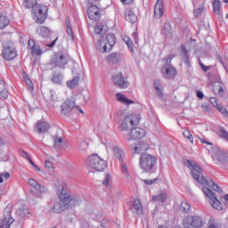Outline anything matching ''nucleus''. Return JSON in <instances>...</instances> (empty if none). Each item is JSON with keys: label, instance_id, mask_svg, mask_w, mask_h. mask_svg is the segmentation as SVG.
Segmentation results:
<instances>
[{"label": "nucleus", "instance_id": "nucleus-1", "mask_svg": "<svg viewBox=\"0 0 228 228\" xmlns=\"http://www.w3.org/2000/svg\"><path fill=\"white\" fill-rule=\"evenodd\" d=\"M186 166L188 168H190L193 179H195L199 184L203 186L202 191L204 195L208 199V203L211 208L216 211L224 210V203H222V198L218 199V196H216V193H215V191H222L220 186L216 185L213 180L204 178V175H202V169L195 161L187 160Z\"/></svg>", "mask_w": 228, "mask_h": 228}, {"label": "nucleus", "instance_id": "nucleus-2", "mask_svg": "<svg viewBox=\"0 0 228 228\" xmlns=\"http://www.w3.org/2000/svg\"><path fill=\"white\" fill-rule=\"evenodd\" d=\"M54 188L60 200L53 204L50 208L49 213L60 215V213H63V211L69 209L70 206H77L79 200L67 192V190H65V188H67V183L63 182V180L57 181L54 183Z\"/></svg>", "mask_w": 228, "mask_h": 228}, {"label": "nucleus", "instance_id": "nucleus-3", "mask_svg": "<svg viewBox=\"0 0 228 228\" xmlns=\"http://www.w3.org/2000/svg\"><path fill=\"white\" fill-rule=\"evenodd\" d=\"M108 167V162L99 155H91L86 159V168L89 172H104Z\"/></svg>", "mask_w": 228, "mask_h": 228}, {"label": "nucleus", "instance_id": "nucleus-4", "mask_svg": "<svg viewBox=\"0 0 228 228\" xmlns=\"http://www.w3.org/2000/svg\"><path fill=\"white\" fill-rule=\"evenodd\" d=\"M117 38L113 34H107L106 36H102L96 42L95 47L100 53H110L115 45Z\"/></svg>", "mask_w": 228, "mask_h": 228}, {"label": "nucleus", "instance_id": "nucleus-5", "mask_svg": "<svg viewBox=\"0 0 228 228\" xmlns=\"http://www.w3.org/2000/svg\"><path fill=\"white\" fill-rule=\"evenodd\" d=\"M158 159L151 153H142L140 157L139 167L143 172H151L156 167Z\"/></svg>", "mask_w": 228, "mask_h": 228}, {"label": "nucleus", "instance_id": "nucleus-6", "mask_svg": "<svg viewBox=\"0 0 228 228\" xmlns=\"http://www.w3.org/2000/svg\"><path fill=\"white\" fill-rule=\"evenodd\" d=\"M140 124V116L138 114H130L126 116L120 125L122 131H131Z\"/></svg>", "mask_w": 228, "mask_h": 228}, {"label": "nucleus", "instance_id": "nucleus-7", "mask_svg": "<svg viewBox=\"0 0 228 228\" xmlns=\"http://www.w3.org/2000/svg\"><path fill=\"white\" fill-rule=\"evenodd\" d=\"M49 7L47 5H36L33 8V17L37 24H44L47 19Z\"/></svg>", "mask_w": 228, "mask_h": 228}, {"label": "nucleus", "instance_id": "nucleus-8", "mask_svg": "<svg viewBox=\"0 0 228 228\" xmlns=\"http://www.w3.org/2000/svg\"><path fill=\"white\" fill-rule=\"evenodd\" d=\"M184 228H200L204 225L202 217L199 216H187L183 220Z\"/></svg>", "mask_w": 228, "mask_h": 228}, {"label": "nucleus", "instance_id": "nucleus-9", "mask_svg": "<svg viewBox=\"0 0 228 228\" xmlns=\"http://www.w3.org/2000/svg\"><path fill=\"white\" fill-rule=\"evenodd\" d=\"M15 222V219L12 216V209L5 208L4 210V217L0 221V228H10Z\"/></svg>", "mask_w": 228, "mask_h": 228}, {"label": "nucleus", "instance_id": "nucleus-10", "mask_svg": "<svg viewBox=\"0 0 228 228\" xmlns=\"http://www.w3.org/2000/svg\"><path fill=\"white\" fill-rule=\"evenodd\" d=\"M72 110H77L80 113H83V109L79 108V106H76V102L74 100L68 99L61 105V111L64 115L70 113Z\"/></svg>", "mask_w": 228, "mask_h": 228}, {"label": "nucleus", "instance_id": "nucleus-11", "mask_svg": "<svg viewBox=\"0 0 228 228\" xmlns=\"http://www.w3.org/2000/svg\"><path fill=\"white\" fill-rule=\"evenodd\" d=\"M113 83L121 89H126L129 86V82L122 75V71H118L112 76Z\"/></svg>", "mask_w": 228, "mask_h": 228}, {"label": "nucleus", "instance_id": "nucleus-12", "mask_svg": "<svg viewBox=\"0 0 228 228\" xmlns=\"http://www.w3.org/2000/svg\"><path fill=\"white\" fill-rule=\"evenodd\" d=\"M160 72L166 79H174L175 76H177V71L175 68L172 66V64H166L164 67L161 68Z\"/></svg>", "mask_w": 228, "mask_h": 228}, {"label": "nucleus", "instance_id": "nucleus-13", "mask_svg": "<svg viewBox=\"0 0 228 228\" xmlns=\"http://www.w3.org/2000/svg\"><path fill=\"white\" fill-rule=\"evenodd\" d=\"M212 158L217 165H224L225 167H228V152L217 151Z\"/></svg>", "mask_w": 228, "mask_h": 228}, {"label": "nucleus", "instance_id": "nucleus-14", "mask_svg": "<svg viewBox=\"0 0 228 228\" xmlns=\"http://www.w3.org/2000/svg\"><path fill=\"white\" fill-rule=\"evenodd\" d=\"M145 136V130L142 127H134L128 134V141L142 140Z\"/></svg>", "mask_w": 228, "mask_h": 228}, {"label": "nucleus", "instance_id": "nucleus-15", "mask_svg": "<svg viewBox=\"0 0 228 228\" xmlns=\"http://www.w3.org/2000/svg\"><path fill=\"white\" fill-rule=\"evenodd\" d=\"M87 15L91 20H99L101 19V9L97 5H91L87 9Z\"/></svg>", "mask_w": 228, "mask_h": 228}, {"label": "nucleus", "instance_id": "nucleus-16", "mask_svg": "<svg viewBox=\"0 0 228 228\" xmlns=\"http://www.w3.org/2000/svg\"><path fill=\"white\" fill-rule=\"evenodd\" d=\"M3 56L4 60H7V61H10V60H15V58H17V51L10 46L4 47Z\"/></svg>", "mask_w": 228, "mask_h": 228}, {"label": "nucleus", "instance_id": "nucleus-17", "mask_svg": "<svg viewBox=\"0 0 228 228\" xmlns=\"http://www.w3.org/2000/svg\"><path fill=\"white\" fill-rule=\"evenodd\" d=\"M164 12H165V4H163V0H158L154 8L155 17L157 19H161V17H163Z\"/></svg>", "mask_w": 228, "mask_h": 228}, {"label": "nucleus", "instance_id": "nucleus-18", "mask_svg": "<svg viewBox=\"0 0 228 228\" xmlns=\"http://www.w3.org/2000/svg\"><path fill=\"white\" fill-rule=\"evenodd\" d=\"M149 151V145L146 142H140L133 150V154H145Z\"/></svg>", "mask_w": 228, "mask_h": 228}, {"label": "nucleus", "instance_id": "nucleus-19", "mask_svg": "<svg viewBox=\"0 0 228 228\" xmlns=\"http://www.w3.org/2000/svg\"><path fill=\"white\" fill-rule=\"evenodd\" d=\"M130 209L133 211V213H136V215H142V213H143V207L142 206V201H140V199L135 198L134 200Z\"/></svg>", "mask_w": 228, "mask_h": 228}, {"label": "nucleus", "instance_id": "nucleus-20", "mask_svg": "<svg viewBox=\"0 0 228 228\" xmlns=\"http://www.w3.org/2000/svg\"><path fill=\"white\" fill-rule=\"evenodd\" d=\"M125 19L131 24L138 22V16L131 9H126L125 11Z\"/></svg>", "mask_w": 228, "mask_h": 228}, {"label": "nucleus", "instance_id": "nucleus-21", "mask_svg": "<svg viewBox=\"0 0 228 228\" xmlns=\"http://www.w3.org/2000/svg\"><path fill=\"white\" fill-rule=\"evenodd\" d=\"M28 46L31 47V54L34 56H42V49H40V46L35 43V40H28Z\"/></svg>", "mask_w": 228, "mask_h": 228}, {"label": "nucleus", "instance_id": "nucleus-22", "mask_svg": "<svg viewBox=\"0 0 228 228\" xmlns=\"http://www.w3.org/2000/svg\"><path fill=\"white\" fill-rule=\"evenodd\" d=\"M112 151H113L115 158H117L118 159V161H121V162L124 161V158H125L126 154L124 153V151H122L118 147V145H112Z\"/></svg>", "mask_w": 228, "mask_h": 228}, {"label": "nucleus", "instance_id": "nucleus-23", "mask_svg": "<svg viewBox=\"0 0 228 228\" xmlns=\"http://www.w3.org/2000/svg\"><path fill=\"white\" fill-rule=\"evenodd\" d=\"M109 28L107 25H102V24H98L94 27V33L96 35H101V37H106L109 31Z\"/></svg>", "mask_w": 228, "mask_h": 228}, {"label": "nucleus", "instance_id": "nucleus-24", "mask_svg": "<svg viewBox=\"0 0 228 228\" xmlns=\"http://www.w3.org/2000/svg\"><path fill=\"white\" fill-rule=\"evenodd\" d=\"M36 129L38 133H47L49 131V124L45 121H38Z\"/></svg>", "mask_w": 228, "mask_h": 228}, {"label": "nucleus", "instance_id": "nucleus-25", "mask_svg": "<svg viewBox=\"0 0 228 228\" xmlns=\"http://www.w3.org/2000/svg\"><path fill=\"white\" fill-rule=\"evenodd\" d=\"M116 98H117V101H118L119 102H122V104H126V106H129V104H134V101L127 99V97H126V95H124L120 93H118L116 94Z\"/></svg>", "mask_w": 228, "mask_h": 228}, {"label": "nucleus", "instance_id": "nucleus-26", "mask_svg": "<svg viewBox=\"0 0 228 228\" xmlns=\"http://www.w3.org/2000/svg\"><path fill=\"white\" fill-rule=\"evenodd\" d=\"M8 98V90H6V82L0 80V99Z\"/></svg>", "mask_w": 228, "mask_h": 228}, {"label": "nucleus", "instance_id": "nucleus-27", "mask_svg": "<svg viewBox=\"0 0 228 228\" xmlns=\"http://www.w3.org/2000/svg\"><path fill=\"white\" fill-rule=\"evenodd\" d=\"M28 184L34 188V190H37V191H44V186L40 185L35 179L29 178L28 180Z\"/></svg>", "mask_w": 228, "mask_h": 228}, {"label": "nucleus", "instance_id": "nucleus-28", "mask_svg": "<svg viewBox=\"0 0 228 228\" xmlns=\"http://www.w3.org/2000/svg\"><path fill=\"white\" fill-rule=\"evenodd\" d=\"M10 25V19L4 15H0V29H4Z\"/></svg>", "mask_w": 228, "mask_h": 228}, {"label": "nucleus", "instance_id": "nucleus-29", "mask_svg": "<svg viewBox=\"0 0 228 228\" xmlns=\"http://www.w3.org/2000/svg\"><path fill=\"white\" fill-rule=\"evenodd\" d=\"M107 63L113 65V63H118V54L117 53H110L107 57Z\"/></svg>", "mask_w": 228, "mask_h": 228}, {"label": "nucleus", "instance_id": "nucleus-30", "mask_svg": "<svg viewBox=\"0 0 228 228\" xmlns=\"http://www.w3.org/2000/svg\"><path fill=\"white\" fill-rule=\"evenodd\" d=\"M37 31L41 37H49L51 33L49 28L46 27H39Z\"/></svg>", "mask_w": 228, "mask_h": 228}, {"label": "nucleus", "instance_id": "nucleus-31", "mask_svg": "<svg viewBox=\"0 0 228 228\" xmlns=\"http://www.w3.org/2000/svg\"><path fill=\"white\" fill-rule=\"evenodd\" d=\"M213 92L216 95H218L219 97H222V95H224V86H222V85L218 84V85H216L214 87H213Z\"/></svg>", "mask_w": 228, "mask_h": 228}, {"label": "nucleus", "instance_id": "nucleus-32", "mask_svg": "<svg viewBox=\"0 0 228 228\" xmlns=\"http://www.w3.org/2000/svg\"><path fill=\"white\" fill-rule=\"evenodd\" d=\"M220 6H222V2L220 0H214L213 12L216 15H220Z\"/></svg>", "mask_w": 228, "mask_h": 228}, {"label": "nucleus", "instance_id": "nucleus-33", "mask_svg": "<svg viewBox=\"0 0 228 228\" xmlns=\"http://www.w3.org/2000/svg\"><path fill=\"white\" fill-rule=\"evenodd\" d=\"M165 200H167V193H161L152 197L153 202H165Z\"/></svg>", "mask_w": 228, "mask_h": 228}, {"label": "nucleus", "instance_id": "nucleus-34", "mask_svg": "<svg viewBox=\"0 0 228 228\" xmlns=\"http://www.w3.org/2000/svg\"><path fill=\"white\" fill-rule=\"evenodd\" d=\"M52 138H53V145L56 149H58V147H60L61 143H63V138L58 135H53Z\"/></svg>", "mask_w": 228, "mask_h": 228}, {"label": "nucleus", "instance_id": "nucleus-35", "mask_svg": "<svg viewBox=\"0 0 228 228\" xmlns=\"http://www.w3.org/2000/svg\"><path fill=\"white\" fill-rule=\"evenodd\" d=\"M77 85H79V77H75L72 80L67 82V86H69V88H76Z\"/></svg>", "mask_w": 228, "mask_h": 228}, {"label": "nucleus", "instance_id": "nucleus-36", "mask_svg": "<svg viewBox=\"0 0 228 228\" xmlns=\"http://www.w3.org/2000/svg\"><path fill=\"white\" fill-rule=\"evenodd\" d=\"M190 209H191V206H190V203L183 201L181 203L180 205V211H182V213H188V211H190Z\"/></svg>", "mask_w": 228, "mask_h": 228}, {"label": "nucleus", "instance_id": "nucleus-37", "mask_svg": "<svg viewBox=\"0 0 228 228\" xmlns=\"http://www.w3.org/2000/svg\"><path fill=\"white\" fill-rule=\"evenodd\" d=\"M154 87L157 90L159 97H163V90H161V82L159 80L154 82Z\"/></svg>", "mask_w": 228, "mask_h": 228}, {"label": "nucleus", "instance_id": "nucleus-38", "mask_svg": "<svg viewBox=\"0 0 228 228\" xmlns=\"http://www.w3.org/2000/svg\"><path fill=\"white\" fill-rule=\"evenodd\" d=\"M89 143L86 141H81L78 144V151L85 152V151H88Z\"/></svg>", "mask_w": 228, "mask_h": 228}, {"label": "nucleus", "instance_id": "nucleus-39", "mask_svg": "<svg viewBox=\"0 0 228 228\" xmlns=\"http://www.w3.org/2000/svg\"><path fill=\"white\" fill-rule=\"evenodd\" d=\"M35 4H37V2L35 0H25L23 3V6L25 8H35Z\"/></svg>", "mask_w": 228, "mask_h": 228}, {"label": "nucleus", "instance_id": "nucleus-40", "mask_svg": "<svg viewBox=\"0 0 228 228\" xmlns=\"http://www.w3.org/2000/svg\"><path fill=\"white\" fill-rule=\"evenodd\" d=\"M124 42H126V45L128 46V49L133 53V41H131V38L127 36H125L123 37Z\"/></svg>", "mask_w": 228, "mask_h": 228}, {"label": "nucleus", "instance_id": "nucleus-41", "mask_svg": "<svg viewBox=\"0 0 228 228\" xmlns=\"http://www.w3.org/2000/svg\"><path fill=\"white\" fill-rule=\"evenodd\" d=\"M183 136L184 138H187L191 143H193V135L191 134V132L190 130L183 131Z\"/></svg>", "mask_w": 228, "mask_h": 228}, {"label": "nucleus", "instance_id": "nucleus-42", "mask_svg": "<svg viewBox=\"0 0 228 228\" xmlns=\"http://www.w3.org/2000/svg\"><path fill=\"white\" fill-rule=\"evenodd\" d=\"M52 81L53 83H56L57 85H59L60 83H61V75L54 74L52 77Z\"/></svg>", "mask_w": 228, "mask_h": 228}, {"label": "nucleus", "instance_id": "nucleus-43", "mask_svg": "<svg viewBox=\"0 0 228 228\" xmlns=\"http://www.w3.org/2000/svg\"><path fill=\"white\" fill-rule=\"evenodd\" d=\"M216 110L220 111L221 114L224 115V117H226L228 118V111L227 109L224 108L222 105L217 106Z\"/></svg>", "mask_w": 228, "mask_h": 228}, {"label": "nucleus", "instance_id": "nucleus-44", "mask_svg": "<svg viewBox=\"0 0 228 228\" xmlns=\"http://www.w3.org/2000/svg\"><path fill=\"white\" fill-rule=\"evenodd\" d=\"M220 138L226 140L228 142V132L225 129H221L219 132Z\"/></svg>", "mask_w": 228, "mask_h": 228}, {"label": "nucleus", "instance_id": "nucleus-45", "mask_svg": "<svg viewBox=\"0 0 228 228\" xmlns=\"http://www.w3.org/2000/svg\"><path fill=\"white\" fill-rule=\"evenodd\" d=\"M121 168H122V172H123L125 177H126V179H129V171L127 170V166H126V164L122 163Z\"/></svg>", "mask_w": 228, "mask_h": 228}, {"label": "nucleus", "instance_id": "nucleus-46", "mask_svg": "<svg viewBox=\"0 0 228 228\" xmlns=\"http://www.w3.org/2000/svg\"><path fill=\"white\" fill-rule=\"evenodd\" d=\"M45 168H47V170L51 171V170H54V164L50 161V160H46L45 162Z\"/></svg>", "mask_w": 228, "mask_h": 228}, {"label": "nucleus", "instance_id": "nucleus-47", "mask_svg": "<svg viewBox=\"0 0 228 228\" xmlns=\"http://www.w3.org/2000/svg\"><path fill=\"white\" fill-rule=\"evenodd\" d=\"M23 79L25 83H27L28 86H29L30 88H33V82L31 81L29 77H28V75H24Z\"/></svg>", "mask_w": 228, "mask_h": 228}, {"label": "nucleus", "instance_id": "nucleus-48", "mask_svg": "<svg viewBox=\"0 0 228 228\" xmlns=\"http://www.w3.org/2000/svg\"><path fill=\"white\" fill-rule=\"evenodd\" d=\"M59 65H67V58L64 55H61L59 58Z\"/></svg>", "mask_w": 228, "mask_h": 228}, {"label": "nucleus", "instance_id": "nucleus-49", "mask_svg": "<svg viewBox=\"0 0 228 228\" xmlns=\"http://www.w3.org/2000/svg\"><path fill=\"white\" fill-rule=\"evenodd\" d=\"M110 179H111V176H110V175H105V178H104V181H103L104 186H110Z\"/></svg>", "mask_w": 228, "mask_h": 228}, {"label": "nucleus", "instance_id": "nucleus-50", "mask_svg": "<svg viewBox=\"0 0 228 228\" xmlns=\"http://www.w3.org/2000/svg\"><path fill=\"white\" fill-rule=\"evenodd\" d=\"M202 12H204V10L202 8H198V9L194 10L195 17H200L202 15Z\"/></svg>", "mask_w": 228, "mask_h": 228}, {"label": "nucleus", "instance_id": "nucleus-51", "mask_svg": "<svg viewBox=\"0 0 228 228\" xmlns=\"http://www.w3.org/2000/svg\"><path fill=\"white\" fill-rule=\"evenodd\" d=\"M201 108H202V110L204 111V113H209V104L203 103Z\"/></svg>", "mask_w": 228, "mask_h": 228}, {"label": "nucleus", "instance_id": "nucleus-52", "mask_svg": "<svg viewBox=\"0 0 228 228\" xmlns=\"http://www.w3.org/2000/svg\"><path fill=\"white\" fill-rule=\"evenodd\" d=\"M210 102L215 106V108H218V106H220V104H218L216 98L215 97L210 98Z\"/></svg>", "mask_w": 228, "mask_h": 228}, {"label": "nucleus", "instance_id": "nucleus-53", "mask_svg": "<svg viewBox=\"0 0 228 228\" xmlns=\"http://www.w3.org/2000/svg\"><path fill=\"white\" fill-rule=\"evenodd\" d=\"M102 227H110V221L108 219H103L102 221Z\"/></svg>", "mask_w": 228, "mask_h": 228}, {"label": "nucleus", "instance_id": "nucleus-54", "mask_svg": "<svg viewBox=\"0 0 228 228\" xmlns=\"http://www.w3.org/2000/svg\"><path fill=\"white\" fill-rule=\"evenodd\" d=\"M200 65L203 71L208 72L209 70V67L202 64V62H200Z\"/></svg>", "mask_w": 228, "mask_h": 228}, {"label": "nucleus", "instance_id": "nucleus-55", "mask_svg": "<svg viewBox=\"0 0 228 228\" xmlns=\"http://www.w3.org/2000/svg\"><path fill=\"white\" fill-rule=\"evenodd\" d=\"M0 175L4 177V179H10V173L8 172L2 173Z\"/></svg>", "mask_w": 228, "mask_h": 228}, {"label": "nucleus", "instance_id": "nucleus-56", "mask_svg": "<svg viewBox=\"0 0 228 228\" xmlns=\"http://www.w3.org/2000/svg\"><path fill=\"white\" fill-rule=\"evenodd\" d=\"M143 183H145L148 185L151 184H154V183H156V179H152V180H143Z\"/></svg>", "mask_w": 228, "mask_h": 228}, {"label": "nucleus", "instance_id": "nucleus-57", "mask_svg": "<svg viewBox=\"0 0 228 228\" xmlns=\"http://www.w3.org/2000/svg\"><path fill=\"white\" fill-rule=\"evenodd\" d=\"M197 97L199 99H204V93H202L201 91H197Z\"/></svg>", "mask_w": 228, "mask_h": 228}, {"label": "nucleus", "instance_id": "nucleus-58", "mask_svg": "<svg viewBox=\"0 0 228 228\" xmlns=\"http://www.w3.org/2000/svg\"><path fill=\"white\" fill-rule=\"evenodd\" d=\"M21 211L23 212V215H26V213L29 214V208L26 207L23 208V210L22 209L20 210V214Z\"/></svg>", "mask_w": 228, "mask_h": 228}, {"label": "nucleus", "instance_id": "nucleus-59", "mask_svg": "<svg viewBox=\"0 0 228 228\" xmlns=\"http://www.w3.org/2000/svg\"><path fill=\"white\" fill-rule=\"evenodd\" d=\"M133 1L134 0H121V3H123V4H131Z\"/></svg>", "mask_w": 228, "mask_h": 228}, {"label": "nucleus", "instance_id": "nucleus-60", "mask_svg": "<svg viewBox=\"0 0 228 228\" xmlns=\"http://www.w3.org/2000/svg\"><path fill=\"white\" fill-rule=\"evenodd\" d=\"M67 33L69 35V37H72V28L69 26L67 27Z\"/></svg>", "mask_w": 228, "mask_h": 228}, {"label": "nucleus", "instance_id": "nucleus-61", "mask_svg": "<svg viewBox=\"0 0 228 228\" xmlns=\"http://www.w3.org/2000/svg\"><path fill=\"white\" fill-rule=\"evenodd\" d=\"M172 60H174V55H169L166 60V63H168V61H172Z\"/></svg>", "mask_w": 228, "mask_h": 228}, {"label": "nucleus", "instance_id": "nucleus-62", "mask_svg": "<svg viewBox=\"0 0 228 228\" xmlns=\"http://www.w3.org/2000/svg\"><path fill=\"white\" fill-rule=\"evenodd\" d=\"M200 142H201L202 143H206L207 145H213V143H211L204 139H200Z\"/></svg>", "mask_w": 228, "mask_h": 228}, {"label": "nucleus", "instance_id": "nucleus-63", "mask_svg": "<svg viewBox=\"0 0 228 228\" xmlns=\"http://www.w3.org/2000/svg\"><path fill=\"white\" fill-rule=\"evenodd\" d=\"M28 161H29L30 165L34 167V168L37 167L33 160H31V158L28 157Z\"/></svg>", "mask_w": 228, "mask_h": 228}, {"label": "nucleus", "instance_id": "nucleus-64", "mask_svg": "<svg viewBox=\"0 0 228 228\" xmlns=\"http://www.w3.org/2000/svg\"><path fill=\"white\" fill-rule=\"evenodd\" d=\"M28 161H29L30 165L34 167V168L37 167L33 160H31V158L28 157Z\"/></svg>", "mask_w": 228, "mask_h": 228}]
</instances>
